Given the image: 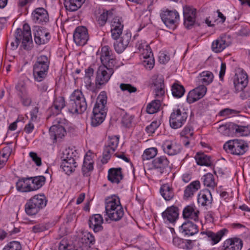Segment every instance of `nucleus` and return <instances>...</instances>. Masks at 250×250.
I'll list each match as a JSON object with an SVG mask.
<instances>
[{"instance_id":"obj_53","label":"nucleus","mask_w":250,"mask_h":250,"mask_svg":"<svg viewBox=\"0 0 250 250\" xmlns=\"http://www.w3.org/2000/svg\"><path fill=\"white\" fill-rule=\"evenodd\" d=\"M16 88L19 91V95H20L21 97L27 96V90L24 83H19L16 85Z\"/></svg>"},{"instance_id":"obj_59","label":"nucleus","mask_w":250,"mask_h":250,"mask_svg":"<svg viewBox=\"0 0 250 250\" xmlns=\"http://www.w3.org/2000/svg\"><path fill=\"white\" fill-rule=\"evenodd\" d=\"M29 156L32 158V160L36 163L37 166H41V158L37 155V154L36 153L34 152H31L29 153Z\"/></svg>"},{"instance_id":"obj_10","label":"nucleus","mask_w":250,"mask_h":250,"mask_svg":"<svg viewBox=\"0 0 250 250\" xmlns=\"http://www.w3.org/2000/svg\"><path fill=\"white\" fill-rule=\"evenodd\" d=\"M188 117V113L184 110L174 109L169 118L170 126L174 129L181 127L185 124Z\"/></svg>"},{"instance_id":"obj_2","label":"nucleus","mask_w":250,"mask_h":250,"mask_svg":"<svg viewBox=\"0 0 250 250\" xmlns=\"http://www.w3.org/2000/svg\"><path fill=\"white\" fill-rule=\"evenodd\" d=\"M21 41V45L25 50H30L33 47L30 27L27 23L23 25V30L17 28L15 32V41L10 43L11 49H16Z\"/></svg>"},{"instance_id":"obj_44","label":"nucleus","mask_w":250,"mask_h":250,"mask_svg":"<svg viewBox=\"0 0 250 250\" xmlns=\"http://www.w3.org/2000/svg\"><path fill=\"white\" fill-rule=\"evenodd\" d=\"M112 16V13L110 11L103 10L98 17L97 21L100 26H103L105 24L107 19Z\"/></svg>"},{"instance_id":"obj_64","label":"nucleus","mask_w":250,"mask_h":250,"mask_svg":"<svg viewBox=\"0 0 250 250\" xmlns=\"http://www.w3.org/2000/svg\"><path fill=\"white\" fill-rule=\"evenodd\" d=\"M34 129V125L33 124L30 122L28 124L25 125L24 130L26 133L29 134L33 131Z\"/></svg>"},{"instance_id":"obj_22","label":"nucleus","mask_w":250,"mask_h":250,"mask_svg":"<svg viewBox=\"0 0 250 250\" xmlns=\"http://www.w3.org/2000/svg\"><path fill=\"white\" fill-rule=\"evenodd\" d=\"M229 39L226 36L220 37L212 43L211 48L215 53L221 52L230 44Z\"/></svg>"},{"instance_id":"obj_20","label":"nucleus","mask_w":250,"mask_h":250,"mask_svg":"<svg viewBox=\"0 0 250 250\" xmlns=\"http://www.w3.org/2000/svg\"><path fill=\"white\" fill-rule=\"evenodd\" d=\"M179 209L173 206L168 207L165 211L162 212V216L165 222L173 223L178 219Z\"/></svg>"},{"instance_id":"obj_40","label":"nucleus","mask_w":250,"mask_h":250,"mask_svg":"<svg viewBox=\"0 0 250 250\" xmlns=\"http://www.w3.org/2000/svg\"><path fill=\"white\" fill-rule=\"evenodd\" d=\"M83 0H65L64 6L67 10L69 11H75L82 5Z\"/></svg>"},{"instance_id":"obj_23","label":"nucleus","mask_w":250,"mask_h":250,"mask_svg":"<svg viewBox=\"0 0 250 250\" xmlns=\"http://www.w3.org/2000/svg\"><path fill=\"white\" fill-rule=\"evenodd\" d=\"M162 147L164 152L170 156L177 154L181 152L182 149V146L180 144L168 141H166L163 144Z\"/></svg>"},{"instance_id":"obj_38","label":"nucleus","mask_w":250,"mask_h":250,"mask_svg":"<svg viewBox=\"0 0 250 250\" xmlns=\"http://www.w3.org/2000/svg\"><path fill=\"white\" fill-rule=\"evenodd\" d=\"M32 190L34 191L40 188L45 183V177L43 176H38L30 177Z\"/></svg>"},{"instance_id":"obj_51","label":"nucleus","mask_w":250,"mask_h":250,"mask_svg":"<svg viewBox=\"0 0 250 250\" xmlns=\"http://www.w3.org/2000/svg\"><path fill=\"white\" fill-rule=\"evenodd\" d=\"M21 246L18 241H12L6 246L2 250H21Z\"/></svg>"},{"instance_id":"obj_17","label":"nucleus","mask_w":250,"mask_h":250,"mask_svg":"<svg viewBox=\"0 0 250 250\" xmlns=\"http://www.w3.org/2000/svg\"><path fill=\"white\" fill-rule=\"evenodd\" d=\"M77 166L76 160L72 157V153L70 154L69 152H67L66 156L64 157L61 164V167L63 170L69 175L74 171Z\"/></svg>"},{"instance_id":"obj_15","label":"nucleus","mask_w":250,"mask_h":250,"mask_svg":"<svg viewBox=\"0 0 250 250\" xmlns=\"http://www.w3.org/2000/svg\"><path fill=\"white\" fill-rule=\"evenodd\" d=\"M89 39L87 29L84 26L77 27L73 33V40L77 45H85Z\"/></svg>"},{"instance_id":"obj_25","label":"nucleus","mask_w":250,"mask_h":250,"mask_svg":"<svg viewBox=\"0 0 250 250\" xmlns=\"http://www.w3.org/2000/svg\"><path fill=\"white\" fill-rule=\"evenodd\" d=\"M103 221V218L101 215L99 214H94L90 217L88 220V225L95 232H98L101 231L103 229L102 226Z\"/></svg>"},{"instance_id":"obj_62","label":"nucleus","mask_w":250,"mask_h":250,"mask_svg":"<svg viewBox=\"0 0 250 250\" xmlns=\"http://www.w3.org/2000/svg\"><path fill=\"white\" fill-rule=\"evenodd\" d=\"M227 125L228 131H229V136L234 133V131L236 133V129H237L238 125L233 123H227Z\"/></svg>"},{"instance_id":"obj_41","label":"nucleus","mask_w":250,"mask_h":250,"mask_svg":"<svg viewBox=\"0 0 250 250\" xmlns=\"http://www.w3.org/2000/svg\"><path fill=\"white\" fill-rule=\"evenodd\" d=\"M213 79V74L210 71H206L200 73L198 80L199 83H202V85L206 86L210 84L212 82Z\"/></svg>"},{"instance_id":"obj_24","label":"nucleus","mask_w":250,"mask_h":250,"mask_svg":"<svg viewBox=\"0 0 250 250\" xmlns=\"http://www.w3.org/2000/svg\"><path fill=\"white\" fill-rule=\"evenodd\" d=\"M248 82V76L246 73L236 74L233 80L235 91L238 92L242 91L247 85Z\"/></svg>"},{"instance_id":"obj_30","label":"nucleus","mask_w":250,"mask_h":250,"mask_svg":"<svg viewBox=\"0 0 250 250\" xmlns=\"http://www.w3.org/2000/svg\"><path fill=\"white\" fill-rule=\"evenodd\" d=\"M212 198L210 191L208 189H205L200 192L198 195V203L202 206L211 204Z\"/></svg>"},{"instance_id":"obj_31","label":"nucleus","mask_w":250,"mask_h":250,"mask_svg":"<svg viewBox=\"0 0 250 250\" xmlns=\"http://www.w3.org/2000/svg\"><path fill=\"white\" fill-rule=\"evenodd\" d=\"M200 188V183L199 181H194L190 183L184 190V199H188L191 198Z\"/></svg>"},{"instance_id":"obj_56","label":"nucleus","mask_w":250,"mask_h":250,"mask_svg":"<svg viewBox=\"0 0 250 250\" xmlns=\"http://www.w3.org/2000/svg\"><path fill=\"white\" fill-rule=\"evenodd\" d=\"M120 87L122 91H126L130 93L135 92L137 91V88L130 84L121 83Z\"/></svg>"},{"instance_id":"obj_35","label":"nucleus","mask_w":250,"mask_h":250,"mask_svg":"<svg viewBox=\"0 0 250 250\" xmlns=\"http://www.w3.org/2000/svg\"><path fill=\"white\" fill-rule=\"evenodd\" d=\"M93 162L90 156L86 155L84 157L82 170L84 176L88 177L90 175V172L93 169Z\"/></svg>"},{"instance_id":"obj_5","label":"nucleus","mask_w":250,"mask_h":250,"mask_svg":"<svg viewBox=\"0 0 250 250\" xmlns=\"http://www.w3.org/2000/svg\"><path fill=\"white\" fill-rule=\"evenodd\" d=\"M153 84L155 97L158 99L152 101L147 105L146 112L150 114L155 113L159 110L161 106V101L159 99L162 98L165 94V85L163 79L157 78L153 82Z\"/></svg>"},{"instance_id":"obj_21","label":"nucleus","mask_w":250,"mask_h":250,"mask_svg":"<svg viewBox=\"0 0 250 250\" xmlns=\"http://www.w3.org/2000/svg\"><path fill=\"white\" fill-rule=\"evenodd\" d=\"M131 34L126 33L124 34L119 41L116 40L114 43V47L115 51L117 53H121L128 46L131 40Z\"/></svg>"},{"instance_id":"obj_32","label":"nucleus","mask_w":250,"mask_h":250,"mask_svg":"<svg viewBox=\"0 0 250 250\" xmlns=\"http://www.w3.org/2000/svg\"><path fill=\"white\" fill-rule=\"evenodd\" d=\"M173 244L179 249L189 250L192 249L193 241L183 239L178 237H175L173 239Z\"/></svg>"},{"instance_id":"obj_58","label":"nucleus","mask_w":250,"mask_h":250,"mask_svg":"<svg viewBox=\"0 0 250 250\" xmlns=\"http://www.w3.org/2000/svg\"><path fill=\"white\" fill-rule=\"evenodd\" d=\"M118 27L123 28L124 25L122 23V21H121V19L116 17L114 18L111 21V27L117 28Z\"/></svg>"},{"instance_id":"obj_54","label":"nucleus","mask_w":250,"mask_h":250,"mask_svg":"<svg viewBox=\"0 0 250 250\" xmlns=\"http://www.w3.org/2000/svg\"><path fill=\"white\" fill-rule=\"evenodd\" d=\"M160 125V123L159 122H157V121H153L150 125L146 127V130L148 133H153L159 126Z\"/></svg>"},{"instance_id":"obj_18","label":"nucleus","mask_w":250,"mask_h":250,"mask_svg":"<svg viewBox=\"0 0 250 250\" xmlns=\"http://www.w3.org/2000/svg\"><path fill=\"white\" fill-rule=\"evenodd\" d=\"M207 88L204 85H200L190 90L187 97L189 104H192L203 98L207 92Z\"/></svg>"},{"instance_id":"obj_28","label":"nucleus","mask_w":250,"mask_h":250,"mask_svg":"<svg viewBox=\"0 0 250 250\" xmlns=\"http://www.w3.org/2000/svg\"><path fill=\"white\" fill-rule=\"evenodd\" d=\"M242 246V241L237 238L227 239L223 244L224 250H241Z\"/></svg>"},{"instance_id":"obj_12","label":"nucleus","mask_w":250,"mask_h":250,"mask_svg":"<svg viewBox=\"0 0 250 250\" xmlns=\"http://www.w3.org/2000/svg\"><path fill=\"white\" fill-rule=\"evenodd\" d=\"M153 168L161 174H168L170 170L169 162L166 156L154 159L152 162Z\"/></svg>"},{"instance_id":"obj_43","label":"nucleus","mask_w":250,"mask_h":250,"mask_svg":"<svg viewBox=\"0 0 250 250\" xmlns=\"http://www.w3.org/2000/svg\"><path fill=\"white\" fill-rule=\"evenodd\" d=\"M171 91L173 96L179 98L183 96L185 90L183 85L177 83H174L172 85Z\"/></svg>"},{"instance_id":"obj_34","label":"nucleus","mask_w":250,"mask_h":250,"mask_svg":"<svg viewBox=\"0 0 250 250\" xmlns=\"http://www.w3.org/2000/svg\"><path fill=\"white\" fill-rule=\"evenodd\" d=\"M17 189L21 192H29L32 190L30 177L20 179L16 183Z\"/></svg>"},{"instance_id":"obj_52","label":"nucleus","mask_w":250,"mask_h":250,"mask_svg":"<svg viewBox=\"0 0 250 250\" xmlns=\"http://www.w3.org/2000/svg\"><path fill=\"white\" fill-rule=\"evenodd\" d=\"M193 135V128L190 125L186 126L183 130L180 132L182 137L188 136L192 137Z\"/></svg>"},{"instance_id":"obj_57","label":"nucleus","mask_w":250,"mask_h":250,"mask_svg":"<svg viewBox=\"0 0 250 250\" xmlns=\"http://www.w3.org/2000/svg\"><path fill=\"white\" fill-rule=\"evenodd\" d=\"M132 117L129 114L125 113L122 116V123L126 127H128L130 125L132 122Z\"/></svg>"},{"instance_id":"obj_9","label":"nucleus","mask_w":250,"mask_h":250,"mask_svg":"<svg viewBox=\"0 0 250 250\" xmlns=\"http://www.w3.org/2000/svg\"><path fill=\"white\" fill-rule=\"evenodd\" d=\"M223 148L228 153L241 155L248 150V146L243 141L236 139L227 141L224 145Z\"/></svg>"},{"instance_id":"obj_37","label":"nucleus","mask_w":250,"mask_h":250,"mask_svg":"<svg viewBox=\"0 0 250 250\" xmlns=\"http://www.w3.org/2000/svg\"><path fill=\"white\" fill-rule=\"evenodd\" d=\"M146 51L147 52L146 55H145V51L143 53L144 55V58L146 59L144 61V65L146 68L151 69L153 67L154 65V59L152 58L153 53L150 47L148 45H146Z\"/></svg>"},{"instance_id":"obj_61","label":"nucleus","mask_w":250,"mask_h":250,"mask_svg":"<svg viewBox=\"0 0 250 250\" xmlns=\"http://www.w3.org/2000/svg\"><path fill=\"white\" fill-rule=\"evenodd\" d=\"M218 131L225 136H229V133L228 129L227 123L224 125H220L218 127Z\"/></svg>"},{"instance_id":"obj_26","label":"nucleus","mask_w":250,"mask_h":250,"mask_svg":"<svg viewBox=\"0 0 250 250\" xmlns=\"http://www.w3.org/2000/svg\"><path fill=\"white\" fill-rule=\"evenodd\" d=\"M181 230L184 235L192 236L198 232L197 225L190 221L184 222L181 226Z\"/></svg>"},{"instance_id":"obj_46","label":"nucleus","mask_w":250,"mask_h":250,"mask_svg":"<svg viewBox=\"0 0 250 250\" xmlns=\"http://www.w3.org/2000/svg\"><path fill=\"white\" fill-rule=\"evenodd\" d=\"M157 153V149L155 147H151L145 150L142 155V159L144 160H150L153 158Z\"/></svg>"},{"instance_id":"obj_33","label":"nucleus","mask_w":250,"mask_h":250,"mask_svg":"<svg viewBox=\"0 0 250 250\" xmlns=\"http://www.w3.org/2000/svg\"><path fill=\"white\" fill-rule=\"evenodd\" d=\"M83 104L81 101H76V105L72 106L70 103L68 104V109L69 111L72 113L81 114L83 113L87 108V103L86 100H83Z\"/></svg>"},{"instance_id":"obj_63","label":"nucleus","mask_w":250,"mask_h":250,"mask_svg":"<svg viewBox=\"0 0 250 250\" xmlns=\"http://www.w3.org/2000/svg\"><path fill=\"white\" fill-rule=\"evenodd\" d=\"M54 104H57L60 108L62 109L65 106V101L63 97H60L56 98L54 102Z\"/></svg>"},{"instance_id":"obj_47","label":"nucleus","mask_w":250,"mask_h":250,"mask_svg":"<svg viewBox=\"0 0 250 250\" xmlns=\"http://www.w3.org/2000/svg\"><path fill=\"white\" fill-rule=\"evenodd\" d=\"M119 138L116 136L109 137L107 145H105L104 146L109 147L110 150H112V152H114L117 147L119 143Z\"/></svg>"},{"instance_id":"obj_45","label":"nucleus","mask_w":250,"mask_h":250,"mask_svg":"<svg viewBox=\"0 0 250 250\" xmlns=\"http://www.w3.org/2000/svg\"><path fill=\"white\" fill-rule=\"evenodd\" d=\"M204 184L205 186L213 188L216 184L214 181V178L213 174L208 173L204 175L202 177Z\"/></svg>"},{"instance_id":"obj_6","label":"nucleus","mask_w":250,"mask_h":250,"mask_svg":"<svg viewBox=\"0 0 250 250\" xmlns=\"http://www.w3.org/2000/svg\"><path fill=\"white\" fill-rule=\"evenodd\" d=\"M49 61L47 56L41 55L33 66V75L36 81H42L46 77L49 66Z\"/></svg>"},{"instance_id":"obj_42","label":"nucleus","mask_w":250,"mask_h":250,"mask_svg":"<svg viewBox=\"0 0 250 250\" xmlns=\"http://www.w3.org/2000/svg\"><path fill=\"white\" fill-rule=\"evenodd\" d=\"M85 99V98L82 92L79 89H77L74 90L71 94L69 103H70V104L72 106H75L76 105V101L81 100V102H83V100ZM82 103L83 104V103Z\"/></svg>"},{"instance_id":"obj_1","label":"nucleus","mask_w":250,"mask_h":250,"mask_svg":"<svg viewBox=\"0 0 250 250\" xmlns=\"http://www.w3.org/2000/svg\"><path fill=\"white\" fill-rule=\"evenodd\" d=\"M100 65L96 73L95 85L100 88L109 81L114 72V67L117 63L116 60L109 46L105 45L101 49Z\"/></svg>"},{"instance_id":"obj_49","label":"nucleus","mask_w":250,"mask_h":250,"mask_svg":"<svg viewBox=\"0 0 250 250\" xmlns=\"http://www.w3.org/2000/svg\"><path fill=\"white\" fill-rule=\"evenodd\" d=\"M59 250H79V249L74 245L72 244H67V241L63 239L62 240L59 246Z\"/></svg>"},{"instance_id":"obj_39","label":"nucleus","mask_w":250,"mask_h":250,"mask_svg":"<svg viewBox=\"0 0 250 250\" xmlns=\"http://www.w3.org/2000/svg\"><path fill=\"white\" fill-rule=\"evenodd\" d=\"M195 158L198 165L209 167L212 164L211 157L204 153H197Z\"/></svg>"},{"instance_id":"obj_29","label":"nucleus","mask_w":250,"mask_h":250,"mask_svg":"<svg viewBox=\"0 0 250 250\" xmlns=\"http://www.w3.org/2000/svg\"><path fill=\"white\" fill-rule=\"evenodd\" d=\"M108 180L112 183L119 184L123 179L122 168H111L108 170Z\"/></svg>"},{"instance_id":"obj_36","label":"nucleus","mask_w":250,"mask_h":250,"mask_svg":"<svg viewBox=\"0 0 250 250\" xmlns=\"http://www.w3.org/2000/svg\"><path fill=\"white\" fill-rule=\"evenodd\" d=\"M160 192L166 201L171 200L174 196L173 188L168 184H164L161 187Z\"/></svg>"},{"instance_id":"obj_55","label":"nucleus","mask_w":250,"mask_h":250,"mask_svg":"<svg viewBox=\"0 0 250 250\" xmlns=\"http://www.w3.org/2000/svg\"><path fill=\"white\" fill-rule=\"evenodd\" d=\"M123 28H115L111 27V33L112 38L115 40H117L123 32Z\"/></svg>"},{"instance_id":"obj_60","label":"nucleus","mask_w":250,"mask_h":250,"mask_svg":"<svg viewBox=\"0 0 250 250\" xmlns=\"http://www.w3.org/2000/svg\"><path fill=\"white\" fill-rule=\"evenodd\" d=\"M83 240L86 244H93L95 242L94 237L90 233H87L86 235H84V238H82V240Z\"/></svg>"},{"instance_id":"obj_16","label":"nucleus","mask_w":250,"mask_h":250,"mask_svg":"<svg viewBox=\"0 0 250 250\" xmlns=\"http://www.w3.org/2000/svg\"><path fill=\"white\" fill-rule=\"evenodd\" d=\"M33 34L34 41L38 45L44 44L49 41L50 34L44 28L36 26L33 29Z\"/></svg>"},{"instance_id":"obj_48","label":"nucleus","mask_w":250,"mask_h":250,"mask_svg":"<svg viewBox=\"0 0 250 250\" xmlns=\"http://www.w3.org/2000/svg\"><path fill=\"white\" fill-rule=\"evenodd\" d=\"M235 133L240 136H248L250 134V125H237Z\"/></svg>"},{"instance_id":"obj_50","label":"nucleus","mask_w":250,"mask_h":250,"mask_svg":"<svg viewBox=\"0 0 250 250\" xmlns=\"http://www.w3.org/2000/svg\"><path fill=\"white\" fill-rule=\"evenodd\" d=\"M113 152H112V150H110L109 147H106L104 146L103 153V158L101 160V162L102 164H106L108 160L110 159L111 154Z\"/></svg>"},{"instance_id":"obj_13","label":"nucleus","mask_w":250,"mask_h":250,"mask_svg":"<svg viewBox=\"0 0 250 250\" xmlns=\"http://www.w3.org/2000/svg\"><path fill=\"white\" fill-rule=\"evenodd\" d=\"M196 10L188 6L183 7L184 24L188 29H191L195 24Z\"/></svg>"},{"instance_id":"obj_7","label":"nucleus","mask_w":250,"mask_h":250,"mask_svg":"<svg viewBox=\"0 0 250 250\" xmlns=\"http://www.w3.org/2000/svg\"><path fill=\"white\" fill-rule=\"evenodd\" d=\"M47 202L43 194L36 195L27 201L25 211L29 215H35L46 206Z\"/></svg>"},{"instance_id":"obj_11","label":"nucleus","mask_w":250,"mask_h":250,"mask_svg":"<svg viewBox=\"0 0 250 250\" xmlns=\"http://www.w3.org/2000/svg\"><path fill=\"white\" fill-rule=\"evenodd\" d=\"M64 121L61 119H56L53 122V125L49 129V134L51 137H53L54 140L58 138L62 139L66 134V131L64 126Z\"/></svg>"},{"instance_id":"obj_19","label":"nucleus","mask_w":250,"mask_h":250,"mask_svg":"<svg viewBox=\"0 0 250 250\" xmlns=\"http://www.w3.org/2000/svg\"><path fill=\"white\" fill-rule=\"evenodd\" d=\"M32 15V20L36 23L43 24L49 21L47 11L43 8H36Z\"/></svg>"},{"instance_id":"obj_8","label":"nucleus","mask_w":250,"mask_h":250,"mask_svg":"<svg viewBox=\"0 0 250 250\" xmlns=\"http://www.w3.org/2000/svg\"><path fill=\"white\" fill-rule=\"evenodd\" d=\"M162 21L169 29L174 30L180 20L178 12L176 10L163 8L160 13Z\"/></svg>"},{"instance_id":"obj_4","label":"nucleus","mask_w":250,"mask_h":250,"mask_svg":"<svg viewBox=\"0 0 250 250\" xmlns=\"http://www.w3.org/2000/svg\"><path fill=\"white\" fill-rule=\"evenodd\" d=\"M105 212L109 218L114 221L120 220L124 215V210L119 198L113 195L105 200Z\"/></svg>"},{"instance_id":"obj_14","label":"nucleus","mask_w":250,"mask_h":250,"mask_svg":"<svg viewBox=\"0 0 250 250\" xmlns=\"http://www.w3.org/2000/svg\"><path fill=\"white\" fill-rule=\"evenodd\" d=\"M228 232V230L226 229L220 230L216 233H214L210 230H206L201 231L200 235L203 237V239L208 240L211 242L212 245L218 243L222 237ZM202 239V238H200Z\"/></svg>"},{"instance_id":"obj_3","label":"nucleus","mask_w":250,"mask_h":250,"mask_svg":"<svg viewBox=\"0 0 250 250\" xmlns=\"http://www.w3.org/2000/svg\"><path fill=\"white\" fill-rule=\"evenodd\" d=\"M107 102V96L105 91L100 92L93 109V115L91 118V125L96 127L102 124L106 115L105 108Z\"/></svg>"},{"instance_id":"obj_27","label":"nucleus","mask_w":250,"mask_h":250,"mask_svg":"<svg viewBox=\"0 0 250 250\" xmlns=\"http://www.w3.org/2000/svg\"><path fill=\"white\" fill-rule=\"evenodd\" d=\"M199 211L196 208L194 205L186 206L183 210V216L184 219H188L198 221Z\"/></svg>"}]
</instances>
